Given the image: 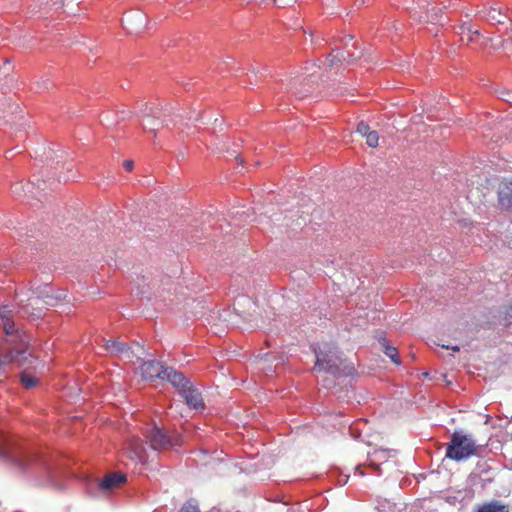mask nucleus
Segmentation results:
<instances>
[{
  "instance_id": "nucleus-26",
  "label": "nucleus",
  "mask_w": 512,
  "mask_h": 512,
  "mask_svg": "<svg viewBox=\"0 0 512 512\" xmlns=\"http://www.w3.org/2000/svg\"><path fill=\"white\" fill-rule=\"evenodd\" d=\"M355 473L360 475V476H364L365 475V473L363 472V470H362L360 465L356 466Z\"/></svg>"
},
{
  "instance_id": "nucleus-8",
  "label": "nucleus",
  "mask_w": 512,
  "mask_h": 512,
  "mask_svg": "<svg viewBox=\"0 0 512 512\" xmlns=\"http://www.w3.org/2000/svg\"><path fill=\"white\" fill-rule=\"evenodd\" d=\"M124 29L130 34L140 33L146 24V16L141 12H132L125 14L122 18Z\"/></svg>"
},
{
  "instance_id": "nucleus-25",
  "label": "nucleus",
  "mask_w": 512,
  "mask_h": 512,
  "mask_svg": "<svg viewBox=\"0 0 512 512\" xmlns=\"http://www.w3.org/2000/svg\"><path fill=\"white\" fill-rule=\"evenodd\" d=\"M502 99H503L504 101L509 102V103H511V104H512V93H510V92H505V93H503V97H502Z\"/></svg>"
},
{
  "instance_id": "nucleus-20",
  "label": "nucleus",
  "mask_w": 512,
  "mask_h": 512,
  "mask_svg": "<svg viewBox=\"0 0 512 512\" xmlns=\"http://www.w3.org/2000/svg\"><path fill=\"white\" fill-rule=\"evenodd\" d=\"M142 125H143V128L145 130H148V131H151V132H154V131H156L158 129V121L155 120V117L147 116L144 119Z\"/></svg>"
},
{
  "instance_id": "nucleus-28",
  "label": "nucleus",
  "mask_w": 512,
  "mask_h": 512,
  "mask_svg": "<svg viewBox=\"0 0 512 512\" xmlns=\"http://www.w3.org/2000/svg\"><path fill=\"white\" fill-rule=\"evenodd\" d=\"M334 384H335V383H334V381H332V382H330V383H328V384H323V386H324L325 388H330V387H331L332 385H334Z\"/></svg>"
},
{
  "instance_id": "nucleus-10",
  "label": "nucleus",
  "mask_w": 512,
  "mask_h": 512,
  "mask_svg": "<svg viewBox=\"0 0 512 512\" xmlns=\"http://www.w3.org/2000/svg\"><path fill=\"white\" fill-rule=\"evenodd\" d=\"M105 349L112 355L122 356L127 360H131L132 351L130 347L119 340H107L105 343Z\"/></svg>"
},
{
  "instance_id": "nucleus-9",
  "label": "nucleus",
  "mask_w": 512,
  "mask_h": 512,
  "mask_svg": "<svg viewBox=\"0 0 512 512\" xmlns=\"http://www.w3.org/2000/svg\"><path fill=\"white\" fill-rule=\"evenodd\" d=\"M126 481V475L121 472H114L106 475L101 481L97 483L101 491H111Z\"/></svg>"
},
{
  "instance_id": "nucleus-12",
  "label": "nucleus",
  "mask_w": 512,
  "mask_h": 512,
  "mask_svg": "<svg viewBox=\"0 0 512 512\" xmlns=\"http://www.w3.org/2000/svg\"><path fill=\"white\" fill-rule=\"evenodd\" d=\"M483 17L492 25L504 24L508 16L495 4L482 11Z\"/></svg>"
},
{
  "instance_id": "nucleus-6",
  "label": "nucleus",
  "mask_w": 512,
  "mask_h": 512,
  "mask_svg": "<svg viewBox=\"0 0 512 512\" xmlns=\"http://www.w3.org/2000/svg\"><path fill=\"white\" fill-rule=\"evenodd\" d=\"M173 372L177 371L171 367H165L156 360L143 361L140 366V374L144 380L166 379L168 381V376Z\"/></svg>"
},
{
  "instance_id": "nucleus-5",
  "label": "nucleus",
  "mask_w": 512,
  "mask_h": 512,
  "mask_svg": "<svg viewBox=\"0 0 512 512\" xmlns=\"http://www.w3.org/2000/svg\"><path fill=\"white\" fill-rule=\"evenodd\" d=\"M143 434L153 450H166L176 445L174 438L156 425L147 427Z\"/></svg>"
},
{
  "instance_id": "nucleus-17",
  "label": "nucleus",
  "mask_w": 512,
  "mask_h": 512,
  "mask_svg": "<svg viewBox=\"0 0 512 512\" xmlns=\"http://www.w3.org/2000/svg\"><path fill=\"white\" fill-rule=\"evenodd\" d=\"M392 453H395V451L388 449H378L373 452L370 462L371 465L375 466L376 469L378 470V475H381V471L376 462L386 461L391 456Z\"/></svg>"
},
{
  "instance_id": "nucleus-1",
  "label": "nucleus",
  "mask_w": 512,
  "mask_h": 512,
  "mask_svg": "<svg viewBox=\"0 0 512 512\" xmlns=\"http://www.w3.org/2000/svg\"><path fill=\"white\" fill-rule=\"evenodd\" d=\"M0 459L23 472L45 474L51 477L52 468L42 455L28 450L11 435L0 431Z\"/></svg>"
},
{
  "instance_id": "nucleus-22",
  "label": "nucleus",
  "mask_w": 512,
  "mask_h": 512,
  "mask_svg": "<svg viewBox=\"0 0 512 512\" xmlns=\"http://www.w3.org/2000/svg\"><path fill=\"white\" fill-rule=\"evenodd\" d=\"M179 512H200V510L198 506L190 500L183 504Z\"/></svg>"
},
{
  "instance_id": "nucleus-29",
  "label": "nucleus",
  "mask_w": 512,
  "mask_h": 512,
  "mask_svg": "<svg viewBox=\"0 0 512 512\" xmlns=\"http://www.w3.org/2000/svg\"><path fill=\"white\" fill-rule=\"evenodd\" d=\"M451 349H452L453 351H459V347H458V346H453V347H451Z\"/></svg>"
},
{
  "instance_id": "nucleus-18",
  "label": "nucleus",
  "mask_w": 512,
  "mask_h": 512,
  "mask_svg": "<svg viewBox=\"0 0 512 512\" xmlns=\"http://www.w3.org/2000/svg\"><path fill=\"white\" fill-rule=\"evenodd\" d=\"M476 512H509V510L506 505L494 501L480 506Z\"/></svg>"
},
{
  "instance_id": "nucleus-3",
  "label": "nucleus",
  "mask_w": 512,
  "mask_h": 512,
  "mask_svg": "<svg viewBox=\"0 0 512 512\" xmlns=\"http://www.w3.org/2000/svg\"><path fill=\"white\" fill-rule=\"evenodd\" d=\"M476 440L472 435L463 431H454L446 446L445 456L448 459L461 462L477 454Z\"/></svg>"
},
{
  "instance_id": "nucleus-15",
  "label": "nucleus",
  "mask_w": 512,
  "mask_h": 512,
  "mask_svg": "<svg viewBox=\"0 0 512 512\" xmlns=\"http://www.w3.org/2000/svg\"><path fill=\"white\" fill-rule=\"evenodd\" d=\"M43 302L44 301L38 296H33L29 298V303L26 306V312L30 313L32 316L36 318L42 317L43 308L40 307L39 305L42 304Z\"/></svg>"
},
{
  "instance_id": "nucleus-7",
  "label": "nucleus",
  "mask_w": 512,
  "mask_h": 512,
  "mask_svg": "<svg viewBox=\"0 0 512 512\" xmlns=\"http://www.w3.org/2000/svg\"><path fill=\"white\" fill-rule=\"evenodd\" d=\"M125 453L131 460L144 464L148 456L143 441L138 436L130 437L125 444Z\"/></svg>"
},
{
  "instance_id": "nucleus-14",
  "label": "nucleus",
  "mask_w": 512,
  "mask_h": 512,
  "mask_svg": "<svg viewBox=\"0 0 512 512\" xmlns=\"http://www.w3.org/2000/svg\"><path fill=\"white\" fill-rule=\"evenodd\" d=\"M379 343L383 346V352L385 353V355L389 357L393 363H395L396 365H400L401 359L398 355L397 348L389 345L385 337H379Z\"/></svg>"
},
{
  "instance_id": "nucleus-11",
  "label": "nucleus",
  "mask_w": 512,
  "mask_h": 512,
  "mask_svg": "<svg viewBox=\"0 0 512 512\" xmlns=\"http://www.w3.org/2000/svg\"><path fill=\"white\" fill-rule=\"evenodd\" d=\"M498 201L502 209H512V182H501L498 188Z\"/></svg>"
},
{
  "instance_id": "nucleus-16",
  "label": "nucleus",
  "mask_w": 512,
  "mask_h": 512,
  "mask_svg": "<svg viewBox=\"0 0 512 512\" xmlns=\"http://www.w3.org/2000/svg\"><path fill=\"white\" fill-rule=\"evenodd\" d=\"M460 40L463 44H468L470 42H474L476 38L479 37V32L477 30H472L469 25H462L460 27Z\"/></svg>"
},
{
  "instance_id": "nucleus-2",
  "label": "nucleus",
  "mask_w": 512,
  "mask_h": 512,
  "mask_svg": "<svg viewBox=\"0 0 512 512\" xmlns=\"http://www.w3.org/2000/svg\"><path fill=\"white\" fill-rule=\"evenodd\" d=\"M314 353L316 356L314 371L323 372L333 378L353 374L354 365L342 357L341 351L336 346L324 344L323 347L314 348Z\"/></svg>"
},
{
  "instance_id": "nucleus-23",
  "label": "nucleus",
  "mask_w": 512,
  "mask_h": 512,
  "mask_svg": "<svg viewBox=\"0 0 512 512\" xmlns=\"http://www.w3.org/2000/svg\"><path fill=\"white\" fill-rule=\"evenodd\" d=\"M370 127L367 123L361 121L357 125V132L361 134L362 136H366L370 132Z\"/></svg>"
},
{
  "instance_id": "nucleus-19",
  "label": "nucleus",
  "mask_w": 512,
  "mask_h": 512,
  "mask_svg": "<svg viewBox=\"0 0 512 512\" xmlns=\"http://www.w3.org/2000/svg\"><path fill=\"white\" fill-rule=\"evenodd\" d=\"M20 380L21 384L27 389L35 387L38 382L37 378L26 372L21 373Z\"/></svg>"
},
{
  "instance_id": "nucleus-21",
  "label": "nucleus",
  "mask_w": 512,
  "mask_h": 512,
  "mask_svg": "<svg viewBox=\"0 0 512 512\" xmlns=\"http://www.w3.org/2000/svg\"><path fill=\"white\" fill-rule=\"evenodd\" d=\"M368 146L375 148L378 146L379 136L375 130H371L366 136Z\"/></svg>"
},
{
  "instance_id": "nucleus-4",
  "label": "nucleus",
  "mask_w": 512,
  "mask_h": 512,
  "mask_svg": "<svg viewBox=\"0 0 512 512\" xmlns=\"http://www.w3.org/2000/svg\"><path fill=\"white\" fill-rule=\"evenodd\" d=\"M168 381L177 389L190 409L203 410L205 408L202 393L181 372H173L168 376Z\"/></svg>"
},
{
  "instance_id": "nucleus-24",
  "label": "nucleus",
  "mask_w": 512,
  "mask_h": 512,
  "mask_svg": "<svg viewBox=\"0 0 512 512\" xmlns=\"http://www.w3.org/2000/svg\"><path fill=\"white\" fill-rule=\"evenodd\" d=\"M123 167L127 172H131L134 168V162L132 160H125Z\"/></svg>"
},
{
  "instance_id": "nucleus-13",
  "label": "nucleus",
  "mask_w": 512,
  "mask_h": 512,
  "mask_svg": "<svg viewBox=\"0 0 512 512\" xmlns=\"http://www.w3.org/2000/svg\"><path fill=\"white\" fill-rule=\"evenodd\" d=\"M11 310L9 306L0 307V316L3 321V328L6 334H12L15 331V324L10 317Z\"/></svg>"
},
{
  "instance_id": "nucleus-27",
  "label": "nucleus",
  "mask_w": 512,
  "mask_h": 512,
  "mask_svg": "<svg viewBox=\"0 0 512 512\" xmlns=\"http://www.w3.org/2000/svg\"><path fill=\"white\" fill-rule=\"evenodd\" d=\"M274 2L278 5V6H281V5H287L289 1H286V0H274Z\"/></svg>"
}]
</instances>
